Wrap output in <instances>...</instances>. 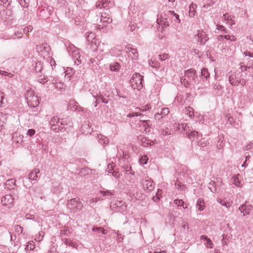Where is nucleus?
Masks as SVG:
<instances>
[{
    "instance_id": "nucleus-1",
    "label": "nucleus",
    "mask_w": 253,
    "mask_h": 253,
    "mask_svg": "<svg viewBox=\"0 0 253 253\" xmlns=\"http://www.w3.org/2000/svg\"><path fill=\"white\" fill-rule=\"evenodd\" d=\"M143 77L139 73H135L132 75L130 80V84L133 89L140 90L142 87V80Z\"/></svg>"
},
{
    "instance_id": "nucleus-2",
    "label": "nucleus",
    "mask_w": 253,
    "mask_h": 253,
    "mask_svg": "<svg viewBox=\"0 0 253 253\" xmlns=\"http://www.w3.org/2000/svg\"><path fill=\"white\" fill-rule=\"evenodd\" d=\"M51 129L55 132L59 131H63L65 128V124L63 122L59 121V119L57 117H54L49 121Z\"/></svg>"
},
{
    "instance_id": "nucleus-3",
    "label": "nucleus",
    "mask_w": 253,
    "mask_h": 253,
    "mask_svg": "<svg viewBox=\"0 0 253 253\" xmlns=\"http://www.w3.org/2000/svg\"><path fill=\"white\" fill-rule=\"evenodd\" d=\"M172 11L169 10L165 12L164 16L157 18V22L159 25H161L162 27H166L169 26V20L171 19Z\"/></svg>"
},
{
    "instance_id": "nucleus-4",
    "label": "nucleus",
    "mask_w": 253,
    "mask_h": 253,
    "mask_svg": "<svg viewBox=\"0 0 253 253\" xmlns=\"http://www.w3.org/2000/svg\"><path fill=\"white\" fill-rule=\"evenodd\" d=\"M186 135L194 144H195L196 142L201 137L202 134L197 131L194 130L191 128L190 131L187 132Z\"/></svg>"
},
{
    "instance_id": "nucleus-5",
    "label": "nucleus",
    "mask_w": 253,
    "mask_h": 253,
    "mask_svg": "<svg viewBox=\"0 0 253 253\" xmlns=\"http://www.w3.org/2000/svg\"><path fill=\"white\" fill-rule=\"evenodd\" d=\"M100 22L103 23V25H98V28L103 29L104 27H106V24H109L112 23V19L109 16L108 14L104 13H102L101 15Z\"/></svg>"
},
{
    "instance_id": "nucleus-6",
    "label": "nucleus",
    "mask_w": 253,
    "mask_h": 253,
    "mask_svg": "<svg viewBox=\"0 0 253 253\" xmlns=\"http://www.w3.org/2000/svg\"><path fill=\"white\" fill-rule=\"evenodd\" d=\"M195 38H198V42L200 44H204L206 42L209 40V37L207 34L203 30H199L197 31V34L195 35Z\"/></svg>"
},
{
    "instance_id": "nucleus-7",
    "label": "nucleus",
    "mask_w": 253,
    "mask_h": 253,
    "mask_svg": "<svg viewBox=\"0 0 253 253\" xmlns=\"http://www.w3.org/2000/svg\"><path fill=\"white\" fill-rule=\"evenodd\" d=\"M142 184L143 186L144 189L149 191H151L154 188L153 184V181L148 177H145V179L142 180Z\"/></svg>"
},
{
    "instance_id": "nucleus-8",
    "label": "nucleus",
    "mask_w": 253,
    "mask_h": 253,
    "mask_svg": "<svg viewBox=\"0 0 253 253\" xmlns=\"http://www.w3.org/2000/svg\"><path fill=\"white\" fill-rule=\"evenodd\" d=\"M92 96L96 99L94 104L95 107H97V105L100 103V102L105 104H107L109 102L108 99L104 98L100 92L97 93L96 95L92 94Z\"/></svg>"
},
{
    "instance_id": "nucleus-9",
    "label": "nucleus",
    "mask_w": 253,
    "mask_h": 253,
    "mask_svg": "<svg viewBox=\"0 0 253 253\" xmlns=\"http://www.w3.org/2000/svg\"><path fill=\"white\" fill-rule=\"evenodd\" d=\"M14 198L11 195L7 194L3 197L1 199V203L3 206L10 207L13 205Z\"/></svg>"
},
{
    "instance_id": "nucleus-10",
    "label": "nucleus",
    "mask_w": 253,
    "mask_h": 253,
    "mask_svg": "<svg viewBox=\"0 0 253 253\" xmlns=\"http://www.w3.org/2000/svg\"><path fill=\"white\" fill-rule=\"evenodd\" d=\"M73 48L74 49L72 51L71 55L75 63L78 65L82 63L81 60L80 59L79 49L75 47Z\"/></svg>"
},
{
    "instance_id": "nucleus-11",
    "label": "nucleus",
    "mask_w": 253,
    "mask_h": 253,
    "mask_svg": "<svg viewBox=\"0 0 253 253\" xmlns=\"http://www.w3.org/2000/svg\"><path fill=\"white\" fill-rule=\"evenodd\" d=\"M36 50L42 54H48L50 50V47L47 43H44L42 44L37 45Z\"/></svg>"
},
{
    "instance_id": "nucleus-12",
    "label": "nucleus",
    "mask_w": 253,
    "mask_h": 253,
    "mask_svg": "<svg viewBox=\"0 0 253 253\" xmlns=\"http://www.w3.org/2000/svg\"><path fill=\"white\" fill-rule=\"evenodd\" d=\"M253 209V207L252 205L245 203L239 208V210L241 212H243V215L245 216L250 214V211H252Z\"/></svg>"
},
{
    "instance_id": "nucleus-13",
    "label": "nucleus",
    "mask_w": 253,
    "mask_h": 253,
    "mask_svg": "<svg viewBox=\"0 0 253 253\" xmlns=\"http://www.w3.org/2000/svg\"><path fill=\"white\" fill-rule=\"evenodd\" d=\"M196 71L192 68H191L190 69H188L185 71L184 75L186 77H187L188 80L189 81H195V78L196 77Z\"/></svg>"
},
{
    "instance_id": "nucleus-14",
    "label": "nucleus",
    "mask_w": 253,
    "mask_h": 253,
    "mask_svg": "<svg viewBox=\"0 0 253 253\" xmlns=\"http://www.w3.org/2000/svg\"><path fill=\"white\" fill-rule=\"evenodd\" d=\"M79 107L78 102L75 100H70L68 105V109L73 111H77Z\"/></svg>"
},
{
    "instance_id": "nucleus-15",
    "label": "nucleus",
    "mask_w": 253,
    "mask_h": 253,
    "mask_svg": "<svg viewBox=\"0 0 253 253\" xmlns=\"http://www.w3.org/2000/svg\"><path fill=\"white\" fill-rule=\"evenodd\" d=\"M241 176L240 174H236L232 177L233 183L237 187H241L243 185L242 182L241 180Z\"/></svg>"
},
{
    "instance_id": "nucleus-16",
    "label": "nucleus",
    "mask_w": 253,
    "mask_h": 253,
    "mask_svg": "<svg viewBox=\"0 0 253 253\" xmlns=\"http://www.w3.org/2000/svg\"><path fill=\"white\" fill-rule=\"evenodd\" d=\"M16 180L14 179H10L7 180L4 184L5 188L11 190L14 188L16 185Z\"/></svg>"
},
{
    "instance_id": "nucleus-17",
    "label": "nucleus",
    "mask_w": 253,
    "mask_h": 253,
    "mask_svg": "<svg viewBox=\"0 0 253 253\" xmlns=\"http://www.w3.org/2000/svg\"><path fill=\"white\" fill-rule=\"evenodd\" d=\"M40 170L39 169H34L28 175V179L35 180L38 178V174L39 173Z\"/></svg>"
},
{
    "instance_id": "nucleus-18",
    "label": "nucleus",
    "mask_w": 253,
    "mask_h": 253,
    "mask_svg": "<svg viewBox=\"0 0 253 253\" xmlns=\"http://www.w3.org/2000/svg\"><path fill=\"white\" fill-rule=\"evenodd\" d=\"M78 200L79 199L78 198H73L68 201L67 203V208L71 210H75V206L78 202Z\"/></svg>"
},
{
    "instance_id": "nucleus-19",
    "label": "nucleus",
    "mask_w": 253,
    "mask_h": 253,
    "mask_svg": "<svg viewBox=\"0 0 253 253\" xmlns=\"http://www.w3.org/2000/svg\"><path fill=\"white\" fill-rule=\"evenodd\" d=\"M43 63L41 61H38L36 63L35 66V71L36 73L42 74V71L43 70Z\"/></svg>"
},
{
    "instance_id": "nucleus-20",
    "label": "nucleus",
    "mask_w": 253,
    "mask_h": 253,
    "mask_svg": "<svg viewBox=\"0 0 253 253\" xmlns=\"http://www.w3.org/2000/svg\"><path fill=\"white\" fill-rule=\"evenodd\" d=\"M141 141L143 146H147L148 145H152L154 144V142L147 138L145 136H142L140 138Z\"/></svg>"
},
{
    "instance_id": "nucleus-21",
    "label": "nucleus",
    "mask_w": 253,
    "mask_h": 253,
    "mask_svg": "<svg viewBox=\"0 0 253 253\" xmlns=\"http://www.w3.org/2000/svg\"><path fill=\"white\" fill-rule=\"evenodd\" d=\"M121 65L117 62H114L110 64V69L112 71L118 72L120 68Z\"/></svg>"
},
{
    "instance_id": "nucleus-22",
    "label": "nucleus",
    "mask_w": 253,
    "mask_h": 253,
    "mask_svg": "<svg viewBox=\"0 0 253 253\" xmlns=\"http://www.w3.org/2000/svg\"><path fill=\"white\" fill-rule=\"evenodd\" d=\"M201 240H205L206 242L205 243L206 247L210 248H212L213 247V243L211 240L207 236L203 235L201 237Z\"/></svg>"
},
{
    "instance_id": "nucleus-23",
    "label": "nucleus",
    "mask_w": 253,
    "mask_h": 253,
    "mask_svg": "<svg viewBox=\"0 0 253 253\" xmlns=\"http://www.w3.org/2000/svg\"><path fill=\"white\" fill-rule=\"evenodd\" d=\"M208 187L211 192L215 193L217 192V187L215 185V182L213 181H211L208 184Z\"/></svg>"
},
{
    "instance_id": "nucleus-24",
    "label": "nucleus",
    "mask_w": 253,
    "mask_h": 253,
    "mask_svg": "<svg viewBox=\"0 0 253 253\" xmlns=\"http://www.w3.org/2000/svg\"><path fill=\"white\" fill-rule=\"evenodd\" d=\"M178 128L179 130L185 131L186 134L187 132L190 131L191 127L187 124H181L178 125Z\"/></svg>"
},
{
    "instance_id": "nucleus-25",
    "label": "nucleus",
    "mask_w": 253,
    "mask_h": 253,
    "mask_svg": "<svg viewBox=\"0 0 253 253\" xmlns=\"http://www.w3.org/2000/svg\"><path fill=\"white\" fill-rule=\"evenodd\" d=\"M126 48L131 52V53L134 56L135 58H137L138 56V52L136 48H133L130 44H128L126 46Z\"/></svg>"
},
{
    "instance_id": "nucleus-26",
    "label": "nucleus",
    "mask_w": 253,
    "mask_h": 253,
    "mask_svg": "<svg viewBox=\"0 0 253 253\" xmlns=\"http://www.w3.org/2000/svg\"><path fill=\"white\" fill-rule=\"evenodd\" d=\"M7 116L2 113H0V130L4 127V124L6 120Z\"/></svg>"
},
{
    "instance_id": "nucleus-27",
    "label": "nucleus",
    "mask_w": 253,
    "mask_h": 253,
    "mask_svg": "<svg viewBox=\"0 0 253 253\" xmlns=\"http://www.w3.org/2000/svg\"><path fill=\"white\" fill-rule=\"evenodd\" d=\"M197 4L193 2L189 6V15L190 17H194L196 13V8H197Z\"/></svg>"
},
{
    "instance_id": "nucleus-28",
    "label": "nucleus",
    "mask_w": 253,
    "mask_h": 253,
    "mask_svg": "<svg viewBox=\"0 0 253 253\" xmlns=\"http://www.w3.org/2000/svg\"><path fill=\"white\" fill-rule=\"evenodd\" d=\"M208 143V141L206 140L205 138H203L201 137L198 141H197V142H196L195 144L198 145L199 146L204 147H205Z\"/></svg>"
},
{
    "instance_id": "nucleus-29",
    "label": "nucleus",
    "mask_w": 253,
    "mask_h": 253,
    "mask_svg": "<svg viewBox=\"0 0 253 253\" xmlns=\"http://www.w3.org/2000/svg\"><path fill=\"white\" fill-rule=\"evenodd\" d=\"M110 2L109 0H101L97 2L96 6L98 8H105L108 6V3Z\"/></svg>"
},
{
    "instance_id": "nucleus-30",
    "label": "nucleus",
    "mask_w": 253,
    "mask_h": 253,
    "mask_svg": "<svg viewBox=\"0 0 253 253\" xmlns=\"http://www.w3.org/2000/svg\"><path fill=\"white\" fill-rule=\"evenodd\" d=\"M197 208L200 211H203L205 208V202L202 199H199L197 202Z\"/></svg>"
},
{
    "instance_id": "nucleus-31",
    "label": "nucleus",
    "mask_w": 253,
    "mask_h": 253,
    "mask_svg": "<svg viewBox=\"0 0 253 253\" xmlns=\"http://www.w3.org/2000/svg\"><path fill=\"white\" fill-rule=\"evenodd\" d=\"M223 17L225 20L227 21L230 24L233 25L235 24L234 21L233 20V17L231 15L226 13L223 15Z\"/></svg>"
},
{
    "instance_id": "nucleus-32",
    "label": "nucleus",
    "mask_w": 253,
    "mask_h": 253,
    "mask_svg": "<svg viewBox=\"0 0 253 253\" xmlns=\"http://www.w3.org/2000/svg\"><path fill=\"white\" fill-rule=\"evenodd\" d=\"M229 81L232 85H238L239 84V80H236L235 76L233 75L229 77Z\"/></svg>"
},
{
    "instance_id": "nucleus-33",
    "label": "nucleus",
    "mask_w": 253,
    "mask_h": 253,
    "mask_svg": "<svg viewBox=\"0 0 253 253\" xmlns=\"http://www.w3.org/2000/svg\"><path fill=\"white\" fill-rule=\"evenodd\" d=\"M185 113L190 118H193L194 116V110L190 106L185 108Z\"/></svg>"
},
{
    "instance_id": "nucleus-34",
    "label": "nucleus",
    "mask_w": 253,
    "mask_h": 253,
    "mask_svg": "<svg viewBox=\"0 0 253 253\" xmlns=\"http://www.w3.org/2000/svg\"><path fill=\"white\" fill-rule=\"evenodd\" d=\"M23 136L21 135L16 134L15 136L13 137L14 141L17 144H21L23 142Z\"/></svg>"
},
{
    "instance_id": "nucleus-35",
    "label": "nucleus",
    "mask_w": 253,
    "mask_h": 253,
    "mask_svg": "<svg viewBox=\"0 0 253 253\" xmlns=\"http://www.w3.org/2000/svg\"><path fill=\"white\" fill-rule=\"evenodd\" d=\"M180 82L182 84H184V85L186 87H189L191 83H190V81H188L187 80H186L185 78L184 77H182L180 79Z\"/></svg>"
},
{
    "instance_id": "nucleus-36",
    "label": "nucleus",
    "mask_w": 253,
    "mask_h": 253,
    "mask_svg": "<svg viewBox=\"0 0 253 253\" xmlns=\"http://www.w3.org/2000/svg\"><path fill=\"white\" fill-rule=\"evenodd\" d=\"M217 201L222 206H224L226 208L230 207L231 206V204L230 202H226L221 199H217Z\"/></svg>"
},
{
    "instance_id": "nucleus-37",
    "label": "nucleus",
    "mask_w": 253,
    "mask_h": 253,
    "mask_svg": "<svg viewBox=\"0 0 253 253\" xmlns=\"http://www.w3.org/2000/svg\"><path fill=\"white\" fill-rule=\"evenodd\" d=\"M92 230L93 231H98L100 232L103 234H106L107 233V230L106 229H104L103 228L101 227H93L92 228Z\"/></svg>"
},
{
    "instance_id": "nucleus-38",
    "label": "nucleus",
    "mask_w": 253,
    "mask_h": 253,
    "mask_svg": "<svg viewBox=\"0 0 253 253\" xmlns=\"http://www.w3.org/2000/svg\"><path fill=\"white\" fill-rule=\"evenodd\" d=\"M201 75L206 78H208L210 77V74L208 72L207 69L203 68L201 70Z\"/></svg>"
},
{
    "instance_id": "nucleus-39",
    "label": "nucleus",
    "mask_w": 253,
    "mask_h": 253,
    "mask_svg": "<svg viewBox=\"0 0 253 253\" xmlns=\"http://www.w3.org/2000/svg\"><path fill=\"white\" fill-rule=\"evenodd\" d=\"M159 59L161 61H163L166 60L167 59H169L170 56L168 54L164 53L163 54L159 55Z\"/></svg>"
},
{
    "instance_id": "nucleus-40",
    "label": "nucleus",
    "mask_w": 253,
    "mask_h": 253,
    "mask_svg": "<svg viewBox=\"0 0 253 253\" xmlns=\"http://www.w3.org/2000/svg\"><path fill=\"white\" fill-rule=\"evenodd\" d=\"M171 20H173L175 22H176V21H177L178 23H180V19H179V15L175 13L173 11Z\"/></svg>"
},
{
    "instance_id": "nucleus-41",
    "label": "nucleus",
    "mask_w": 253,
    "mask_h": 253,
    "mask_svg": "<svg viewBox=\"0 0 253 253\" xmlns=\"http://www.w3.org/2000/svg\"><path fill=\"white\" fill-rule=\"evenodd\" d=\"M94 38V34L92 32L88 33L87 35L86 36V39L87 41H88V42L91 41V42H92L91 40H93Z\"/></svg>"
},
{
    "instance_id": "nucleus-42",
    "label": "nucleus",
    "mask_w": 253,
    "mask_h": 253,
    "mask_svg": "<svg viewBox=\"0 0 253 253\" xmlns=\"http://www.w3.org/2000/svg\"><path fill=\"white\" fill-rule=\"evenodd\" d=\"M65 243L66 245L72 247L73 248H74L75 246V242H73L72 241L69 239H66L65 240Z\"/></svg>"
},
{
    "instance_id": "nucleus-43",
    "label": "nucleus",
    "mask_w": 253,
    "mask_h": 253,
    "mask_svg": "<svg viewBox=\"0 0 253 253\" xmlns=\"http://www.w3.org/2000/svg\"><path fill=\"white\" fill-rule=\"evenodd\" d=\"M224 38L231 41H235L236 40V38L233 35H224Z\"/></svg>"
},
{
    "instance_id": "nucleus-44",
    "label": "nucleus",
    "mask_w": 253,
    "mask_h": 253,
    "mask_svg": "<svg viewBox=\"0 0 253 253\" xmlns=\"http://www.w3.org/2000/svg\"><path fill=\"white\" fill-rule=\"evenodd\" d=\"M169 113V109L167 108H162L161 114L163 117L167 115Z\"/></svg>"
},
{
    "instance_id": "nucleus-45",
    "label": "nucleus",
    "mask_w": 253,
    "mask_h": 253,
    "mask_svg": "<svg viewBox=\"0 0 253 253\" xmlns=\"http://www.w3.org/2000/svg\"><path fill=\"white\" fill-rule=\"evenodd\" d=\"M101 193L102 194L103 196H111L113 195V193L108 190L101 191Z\"/></svg>"
},
{
    "instance_id": "nucleus-46",
    "label": "nucleus",
    "mask_w": 253,
    "mask_h": 253,
    "mask_svg": "<svg viewBox=\"0 0 253 253\" xmlns=\"http://www.w3.org/2000/svg\"><path fill=\"white\" fill-rule=\"evenodd\" d=\"M14 229L16 232L19 233H22L23 231V228L20 225H16L14 226Z\"/></svg>"
},
{
    "instance_id": "nucleus-47",
    "label": "nucleus",
    "mask_w": 253,
    "mask_h": 253,
    "mask_svg": "<svg viewBox=\"0 0 253 253\" xmlns=\"http://www.w3.org/2000/svg\"><path fill=\"white\" fill-rule=\"evenodd\" d=\"M174 203L178 207H181L183 205L184 202L182 200L175 199L174 200Z\"/></svg>"
},
{
    "instance_id": "nucleus-48",
    "label": "nucleus",
    "mask_w": 253,
    "mask_h": 253,
    "mask_svg": "<svg viewBox=\"0 0 253 253\" xmlns=\"http://www.w3.org/2000/svg\"><path fill=\"white\" fill-rule=\"evenodd\" d=\"M175 186L176 187L177 189H181L182 190L183 189L185 186L184 185H182L180 182H179L178 181H176L175 183Z\"/></svg>"
},
{
    "instance_id": "nucleus-49",
    "label": "nucleus",
    "mask_w": 253,
    "mask_h": 253,
    "mask_svg": "<svg viewBox=\"0 0 253 253\" xmlns=\"http://www.w3.org/2000/svg\"><path fill=\"white\" fill-rule=\"evenodd\" d=\"M33 27L32 26H28L23 29V32L25 33H28L30 32H31L33 30Z\"/></svg>"
},
{
    "instance_id": "nucleus-50",
    "label": "nucleus",
    "mask_w": 253,
    "mask_h": 253,
    "mask_svg": "<svg viewBox=\"0 0 253 253\" xmlns=\"http://www.w3.org/2000/svg\"><path fill=\"white\" fill-rule=\"evenodd\" d=\"M32 98L33 99V101L34 102V103H32L30 105H32L33 107L37 106L39 103L37 97L33 96Z\"/></svg>"
},
{
    "instance_id": "nucleus-51",
    "label": "nucleus",
    "mask_w": 253,
    "mask_h": 253,
    "mask_svg": "<svg viewBox=\"0 0 253 253\" xmlns=\"http://www.w3.org/2000/svg\"><path fill=\"white\" fill-rule=\"evenodd\" d=\"M139 116H143V115L142 114H140V113H139L137 112H134V113H130V114H128L127 115V117L131 118L132 117Z\"/></svg>"
},
{
    "instance_id": "nucleus-52",
    "label": "nucleus",
    "mask_w": 253,
    "mask_h": 253,
    "mask_svg": "<svg viewBox=\"0 0 253 253\" xmlns=\"http://www.w3.org/2000/svg\"><path fill=\"white\" fill-rule=\"evenodd\" d=\"M147 160V157L146 156H143L140 159V162L142 164H146Z\"/></svg>"
},
{
    "instance_id": "nucleus-53",
    "label": "nucleus",
    "mask_w": 253,
    "mask_h": 253,
    "mask_svg": "<svg viewBox=\"0 0 253 253\" xmlns=\"http://www.w3.org/2000/svg\"><path fill=\"white\" fill-rule=\"evenodd\" d=\"M36 131L34 129H29L27 133V134L30 137L33 136L35 134Z\"/></svg>"
},
{
    "instance_id": "nucleus-54",
    "label": "nucleus",
    "mask_w": 253,
    "mask_h": 253,
    "mask_svg": "<svg viewBox=\"0 0 253 253\" xmlns=\"http://www.w3.org/2000/svg\"><path fill=\"white\" fill-rule=\"evenodd\" d=\"M213 88L215 90H220L222 88V87L218 83L216 82L213 84Z\"/></svg>"
},
{
    "instance_id": "nucleus-55",
    "label": "nucleus",
    "mask_w": 253,
    "mask_h": 253,
    "mask_svg": "<svg viewBox=\"0 0 253 253\" xmlns=\"http://www.w3.org/2000/svg\"><path fill=\"white\" fill-rule=\"evenodd\" d=\"M161 133L163 135H169L171 134L170 130L167 129L166 130L163 129Z\"/></svg>"
},
{
    "instance_id": "nucleus-56",
    "label": "nucleus",
    "mask_w": 253,
    "mask_h": 253,
    "mask_svg": "<svg viewBox=\"0 0 253 253\" xmlns=\"http://www.w3.org/2000/svg\"><path fill=\"white\" fill-rule=\"evenodd\" d=\"M240 68L241 69V71L243 72L247 71L248 69H250V67L249 66H245L243 64V63H241L240 64Z\"/></svg>"
},
{
    "instance_id": "nucleus-57",
    "label": "nucleus",
    "mask_w": 253,
    "mask_h": 253,
    "mask_svg": "<svg viewBox=\"0 0 253 253\" xmlns=\"http://www.w3.org/2000/svg\"><path fill=\"white\" fill-rule=\"evenodd\" d=\"M136 109L140 110L142 112H145L149 109V107L148 105H146L142 107V108H136Z\"/></svg>"
},
{
    "instance_id": "nucleus-58",
    "label": "nucleus",
    "mask_w": 253,
    "mask_h": 253,
    "mask_svg": "<svg viewBox=\"0 0 253 253\" xmlns=\"http://www.w3.org/2000/svg\"><path fill=\"white\" fill-rule=\"evenodd\" d=\"M79 200H78V202H77V204H76V205L75 206V209H79L80 210L82 209V205L80 202L79 201Z\"/></svg>"
},
{
    "instance_id": "nucleus-59",
    "label": "nucleus",
    "mask_w": 253,
    "mask_h": 253,
    "mask_svg": "<svg viewBox=\"0 0 253 253\" xmlns=\"http://www.w3.org/2000/svg\"><path fill=\"white\" fill-rule=\"evenodd\" d=\"M14 36L15 37L14 38H17L18 39H20L22 37V33L21 32H15L14 34Z\"/></svg>"
},
{
    "instance_id": "nucleus-60",
    "label": "nucleus",
    "mask_w": 253,
    "mask_h": 253,
    "mask_svg": "<svg viewBox=\"0 0 253 253\" xmlns=\"http://www.w3.org/2000/svg\"><path fill=\"white\" fill-rule=\"evenodd\" d=\"M140 122L143 123L145 126H147L149 127L150 126V121L149 120H140Z\"/></svg>"
},
{
    "instance_id": "nucleus-61",
    "label": "nucleus",
    "mask_w": 253,
    "mask_h": 253,
    "mask_svg": "<svg viewBox=\"0 0 253 253\" xmlns=\"http://www.w3.org/2000/svg\"><path fill=\"white\" fill-rule=\"evenodd\" d=\"M111 173L112 174V175L116 178H118L120 176V173L117 171L113 170Z\"/></svg>"
},
{
    "instance_id": "nucleus-62",
    "label": "nucleus",
    "mask_w": 253,
    "mask_h": 253,
    "mask_svg": "<svg viewBox=\"0 0 253 253\" xmlns=\"http://www.w3.org/2000/svg\"><path fill=\"white\" fill-rule=\"evenodd\" d=\"M3 99H4V96L2 94V93L1 92L0 93V107L2 106V104L4 103Z\"/></svg>"
},
{
    "instance_id": "nucleus-63",
    "label": "nucleus",
    "mask_w": 253,
    "mask_h": 253,
    "mask_svg": "<svg viewBox=\"0 0 253 253\" xmlns=\"http://www.w3.org/2000/svg\"><path fill=\"white\" fill-rule=\"evenodd\" d=\"M69 233H70V231L68 230H64L61 231V234L62 237H63V235L68 236V235Z\"/></svg>"
},
{
    "instance_id": "nucleus-64",
    "label": "nucleus",
    "mask_w": 253,
    "mask_h": 253,
    "mask_svg": "<svg viewBox=\"0 0 253 253\" xmlns=\"http://www.w3.org/2000/svg\"><path fill=\"white\" fill-rule=\"evenodd\" d=\"M239 82L241 85L244 86V85H245V84H246L247 81L245 79L242 78V79H240V80L239 81Z\"/></svg>"
}]
</instances>
